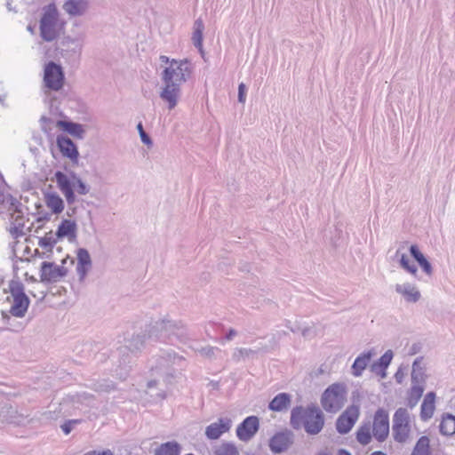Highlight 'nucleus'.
<instances>
[{
    "label": "nucleus",
    "mask_w": 455,
    "mask_h": 455,
    "mask_svg": "<svg viewBox=\"0 0 455 455\" xmlns=\"http://www.w3.org/2000/svg\"><path fill=\"white\" fill-rule=\"evenodd\" d=\"M162 64L168 65L161 74L162 85L159 97L167 104L168 109L176 108L181 98V85L187 82L192 73V65L187 60H170L165 55L159 58Z\"/></svg>",
    "instance_id": "f257e3e1"
},
{
    "label": "nucleus",
    "mask_w": 455,
    "mask_h": 455,
    "mask_svg": "<svg viewBox=\"0 0 455 455\" xmlns=\"http://www.w3.org/2000/svg\"><path fill=\"white\" fill-rule=\"evenodd\" d=\"M184 362V357L172 350H163L152 356L148 363L151 379L148 382V387L151 388L160 383H172L177 371L176 367H181Z\"/></svg>",
    "instance_id": "f03ea898"
},
{
    "label": "nucleus",
    "mask_w": 455,
    "mask_h": 455,
    "mask_svg": "<svg viewBox=\"0 0 455 455\" xmlns=\"http://www.w3.org/2000/svg\"><path fill=\"white\" fill-rule=\"evenodd\" d=\"M144 332L148 340H156L175 344L177 341L185 343L189 339V333L181 322L168 319L156 320L150 323Z\"/></svg>",
    "instance_id": "7ed1b4c3"
},
{
    "label": "nucleus",
    "mask_w": 455,
    "mask_h": 455,
    "mask_svg": "<svg viewBox=\"0 0 455 455\" xmlns=\"http://www.w3.org/2000/svg\"><path fill=\"white\" fill-rule=\"evenodd\" d=\"M66 22L60 18L55 4L52 3L43 7L39 20L40 37L48 43L60 37L65 28Z\"/></svg>",
    "instance_id": "20e7f679"
},
{
    "label": "nucleus",
    "mask_w": 455,
    "mask_h": 455,
    "mask_svg": "<svg viewBox=\"0 0 455 455\" xmlns=\"http://www.w3.org/2000/svg\"><path fill=\"white\" fill-rule=\"evenodd\" d=\"M323 416L318 408L296 407L291 411V424L296 429L304 427L307 433L310 435L318 434L323 427Z\"/></svg>",
    "instance_id": "39448f33"
},
{
    "label": "nucleus",
    "mask_w": 455,
    "mask_h": 455,
    "mask_svg": "<svg viewBox=\"0 0 455 455\" xmlns=\"http://www.w3.org/2000/svg\"><path fill=\"white\" fill-rule=\"evenodd\" d=\"M9 290L5 303H8L10 306V314L16 317H23L29 306V299L24 292L23 284L20 282L12 281L9 284Z\"/></svg>",
    "instance_id": "423d86ee"
},
{
    "label": "nucleus",
    "mask_w": 455,
    "mask_h": 455,
    "mask_svg": "<svg viewBox=\"0 0 455 455\" xmlns=\"http://www.w3.org/2000/svg\"><path fill=\"white\" fill-rule=\"evenodd\" d=\"M347 401V387L342 383H334L322 395L321 403L327 412L339 411Z\"/></svg>",
    "instance_id": "0eeeda50"
},
{
    "label": "nucleus",
    "mask_w": 455,
    "mask_h": 455,
    "mask_svg": "<svg viewBox=\"0 0 455 455\" xmlns=\"http://www.w3.org/2000/svg\"><path fill=\"white\" fill-rule=\"evenodd\" d=\"M85 34L80 32L75 36H65L57 48L60 56L67 61H72L78 59L82 53Z\"/></svg>",
    "instance_id": "6e6552de"
},
{
    "label": "nucleus",
    "mask_w": 455,
    "mask_h": 455,
    "mask_svg": "<svg viewBox=\"0 0 455 455\" xmlns=\"http://www.w3.org/2000/svg\"><path fill=\"white\" fill-rule=\"evenodd\" d=\"M393 436L397 443H406L411 440V424L410 414L405 408H399L393 417Z\"/></svg>",
    "instance_id": "1a4fd4ad"
},
{
    "label": "nucleus",
    "mask_w": 455,
    "mask_h": 455,
    "mask_svg": "<svg viewBox=\"0 0 455 455\" xmlns=\"http://www.w3.org/2000/svg\"><path fill=\"white\" fill-rule=\"evenodd\" d=\"M65 83V75L60 65L54 61L47 62L44 67L43 87L45 92L60 91Z\"/></svg>",
    "instance_id": "9d476101"
},
{
    "label": "nucleus",
    "mask_w": 455,
    "mask_h": 455,
    "mask_svg": "<svg viewBox=\"0 0 455 455\" xmlns=\"http://www.w3.org/2000/svg\"><path fill=\"white\" fill-rule=\"evenodd\" d=\"M371 429L374 438L379 442H383L387 439L389 434V417L385 410H377L373 417Z\"/></svg>",
    "instance_id": "9b49d317"
},
{
    "label": "nucleus",
    "mask_w": 455,
    "mask_h": 455,
    "mask_svg": "<svg viewBox=\"0 0 455 455\" xmlns=\"http://www.w3.org/2000/svg\"><path fill=\"white\" fill-rule=\"evenodd\" d=\"M68 269L63 266L52 262L44 261L40 267V277L42 282L56 283L66 276Z\"/></svg>",
    "instance_id": "f8f14e48"
},
{
    "label": "nucleus",
    "mask_w": 455,
    "mask_h": 455,
    "mask_svg": "<svg viewBox=\"0 0 455 455\" xmlns=\"http://www.w3.org/2000/svg\"><path fill=\"white\" fill-rule=\"evenodd\" d=\"M360 411L356 405H351L338 418L336 428L339 434L348 433L359 418Z\"/></svg>",
    "instance_id": "ddd939ff"
},
{
    "label": "nucleus",
    "mask_w": 455,
    "mask_h": 455,
    "mask_svg": "<svg viewBox=\"0 0 455 455\" xmlns=\"http://www.w3.org/2000/svg\"><path fill=\"white\" fill-rule=\"evenodd\" d=\"M259 421L256 416H249L238 425L236 436L243 442L250 441L258 432Z\"/></svg>",
    "instance_id": "4468645a"
},
{
    "label": "nucleus",
    "mask_w": 455,
    "mask_h": 455,
    "mask_svg": "<svg viewBox=\"0 0 455 455\" xmlns=\"http://www.w3.org/2000/svg\"><path fill=\"white\" fill-rule=\"evenodd\" d=\"M54 180L60 192L66 198L68 204H73L76 198L73 189V178L68 177L64 172L58 171L54 174Z\"/></svg>",
    "instance_id": "2eb2a0df"
},
{
    "label": "nucleus",
    "mask_w": 455,
    "mask_h": 455,
    "mask_svg": "<svg viewBox=\"0 0 455 455\" xmlns=\"http://www.w3.org/2000/svg\"><path fill=\"white\" fill-rule=\"evenodd\" d=\"M56 142L62 156L68 158L73 164L77 165L79 152L75 143L64 135H59Z\"/></svg>",
    "instance_id": "dca6fc26"
},
{
    "label": "nucleus",
    "mask_w": 455,
    "mask_h": 455,
    "mask_svg": "<svg viewBox=\"0 0 455 455\" xmlns=\"http://www.w3.org/2000/svg\"><path fill=\"white\" fill-rule=\"evenodd\" d=\"M293 443V434L284 431L275 434L269 442L270 450L274 453H281L286 451Z\"/></svg>",
    "instance_id": "f3484780"
},
{
    "label": "nucleus",
    "mask_w": 455,
    "mask_h": 455,
    "mask_svg": "<svg viewBox=\"0 0 455 455\" xmlns=\"http://www.w3.org/2000/svg\"><path fill=\"white\" fill-rule=\"evenodd\" d=\"M232 427L229 418H220L218 421L210 424L205 429V435L210 440L220 438L224 433L228 432Z\"/></svg>",
    "instance_id": "a211bd4d"
},
{
    "label": "nucleus",
    "mask_w": 455,
    "mask_h": 455,
    "mask_svg": "<svg viewBox=\"0 0 455 455\" xmlns=\"http://www.w3.org/2000/svg\"><path fill=\"white\" fill-rule=\"evenodd\" d=\"M89 6V0H66L62 9L70 17H81L88 12Z\"/></svg>",
    "instance_id": "6ab92c4d"
},
{
    "label": "nucleus",
    "mask_w": 455,
    "mask_h": 455,
    "mask_svg": "<svg viewBox=\"0 0 455 455\" xmlns=\"http://www.w3.org/2000/svg\"><path fill=\"white\" fill-rule=\"evenodd\" d=\"M25 416L19 413L11 404H0V423H12L20 425L24 423Z\"/></svg>",
    "instance_id": "aec40b11"
},
{
    "label": "nucleus",
    "mask_w": 455,
    "mask_h": 455,
    "mask_svg": "<svg viewBox=\"0 0 455 455\" xmlns=\"http://www.w3.org/2000/svg\"><path fill=\"white\" fill-rule=\"evenodd\" d=\"M395 291L400 294L405 301L409 303H416L420 298L421 294L417 286L411 283H397L395 285Z\"/></svg>",
    "instance_id": "412c9836"
},
{
    "label": "nucleus",
    "mask_w": 455,
    "mask_h": 455,
    "mask_svg": "<svg viewBox=\"0 0 455 455\" xmlns=\"http://www.w3.org/2000/svg\"><path fill=\"white\" fill-rule=\"evenodd\" d=\"M76 273L79 280L83 281L92 267V259L86 249L80 248L76 253Z\"/></svg>",
    "instance_id": "4be33fe9"
},
{
    "label": "nucleus",
    "mask_w": 455,
    "mask_h": 455,
    "mask_svg": "<svg viewBox=\"0 0 455 455\" xmlns=\"http://www.w3.org/2000/svg\"><path fill=\"white\" fill-rule=\"evenodd\" d=\"M373 355H375V352L373 350H369L359 355L351 367L353 376L361 377L363 371L366 369Z\"/></svg>",
    "instance_id": "5701e85b"
},
{
    "label": "nucleus",
    "mask_w": 455,
    "mask_h": 455,
    "mask_svg": "<svg viewBox=\"0 0 455 455\" xmlns=\"http://www.w3.org/2000/svg\"><path fill=\"white\" fill-rule=\"evenodd\" d=\"M44 198L45 205L53 214H60L63 212L64 201L56 192L44 193Z\"/></svg>",
    "instance_id": "b1692460"
},
{
    "label": "nucleus",
    "mask_w": 455,
    "mask_h": 455,
    "mask_svg": "<svg viewBox=\"0 0 455 455\" xmlns=\"http://www.w3.org/2000/svg\"><path fill=\"white\" fill-rule=\"evenodd\" d=\"M76 223L71 220H63L59 225L56 236L58 238L67 237L69 241L76 236Z\"/></svg>",
    "instance_id": "393cba45"
},
{
    "label": "nucleus",
    "mask_w": 455,
    "mask_h": 455,
    "mask_svg": "<svg viewBox=\"0 0 455 455\" xmlns=\"http://www.w3.org/2000/svg\"><path fill=\"white\" fill-rule=\"evenodd\" d=\"M435 394L434 392H429L425 395L420 408V417L423 420L433 417L435 409Z\"/></svg>",
    "instance_id": "a878e982"
},
{
    "label": "nucleus",
    "mask_w": 455,
    "mask_h": 455,
    "mask_svg": "<svg viewBox=\"0 0 455 455\" xmlns=\"http://www.w3.org/2000/svg\"><path fill=\"white\" fill-rule=\"evenodd\" d=\"M427 379L426 365L422 356L417 357L412 363L411 382L425 383Z\"/></svg>",
    "instance_id": "bb28decb"
},
{
    "label": "nucleus",
    "mask_w": 455,
    "mask_h": 455,
    "mask_svg": "<svg viewBox=\"0 0 455 455\" xmlns=\"http://www.w3.org/2000/svg\"><path fill=\"white\" fill-rule=\"evenodd\" d=\"M56 125L59 128L62 129L63 131L68 132L69 134L80 139L83 138V135L84 133V129L83 128V125L79 124L59 120Z\"/></svg>",
    "instance_id": "cd10ccee"
},
{
    "label": "nucleus",
    "mask_w": 455,
    "mask_h": 455,
    "mask_svg": "<svg viewBox=\"0 0 455 455\" xmlns=\"http://www.w3.org/2000/svg\"><path fill=\"white\" fill-rule=\"evenodd\" d=\"M410 252L411 256L415 259V260L419 263V265L421 267L423 271L427 275H431L433 273L432 266L425 258V256L421 253V251L419 250L418 246L415 244L411 245L410 247Z\"/></svg>",
    "instance_id": "c85d7f7f"
},
{
    "label": "nucleus",
    "mask_w": 455,
    "mask_h": 455,
    "mask_svg": "<svg viewBox=\"0 0 455 455\" xmlns=\"http://www.w3.org/2000/svg\"><path fill=\"white\" fill-rule=\"evenodd\" d=\"M291 398L286 393L278 394L269 403V409L274 411H282L290 405Z\"/></svg>",
    "instance_id": "c756f323"
},
{
    "label": "nucleus",
    "mask_w": 455,
    "mask_h": 455,
    "mask_svg": "<svg viewBox=\"0 0 455 455\" xmlns=\"http://www.w3.org/2000/svg\"><path fill=\"white\" fill-rule=\"evenodd\" d=\"M372 436L371 423L370 421L363 423L356 432V440L363 445L370 443Z\"/></svg>",
    "instance_id": "7c9ffc66"
},
{
    "label": "nucleus",
    "mask_w": 455,
    "mask_h": 455,
    "mask_svg": "<svg viewBox=\"0 0 455 455\" xmlns=\"http://www.w3.org/2000/svg\"><path fill=\"white\" fill-rule=\"evenodd\" d=\"M204 29V24L201 19H197L194 23V31L192 36V41L194 45L198 48L201 53H203V32Z\"/></svg>",
    "instance_id": "2f4dec72"
},
{
    "label": "nucleus",
    "mask_w": 455,
    "mask_h": 455,
    "mask_svg": "<svg viewBox=\"0 0 455 455\" xmlns=\"http://www.w3.org/2000/svg\"><path fill=\"white\" fill-rule=\"evenodd\" d=\"M181 447L177 442H167L156 450V455H180Z\"/></svg>",
    "instance_id": "473e14b6"
},
{
    "label": "nucleus",
    "mask_w": 455,
    "mask_h": 455,
    "mask_svg": "<svg viewBox=\"0 0 455 455\" xmlns=\"http://www.w3.org/2000/svg\"><path fill=\"white\" fill-rule=\"evenodd\" d=\"M147 340L148 339L144 331L141 333H138L132 336V338L128 340L127 347L132 353L140 351L145 347Z\"/></svg>",
    "instance_id": "72a5a7b5"
},
{
    "label": "nucleus",
    "mask_w": 455,
    "mask_h": 455,
    "mask_svg": "<svg viewBox=\"0 0 455 455\" xmlns=\"http://www.w3.org/2000/svg\"><path fill=\"white\" fill-rule=\"evenodd\" d=\"M440 432L444 435L455 434V416L448 414L443 418L440 423Z\"/></svg>",
    "instance_id": "f704fd0d"
},
{
    "label": "nucleus",
    "mask_w": 455,
    "mask_h": 455,
    "mask_svg": "<svg viewBox=\"0 0 455 455\" xmlns=\"http://www.w3.org/2000/svg\"><path fill=\"white\" fill-rule=\"evenodd\" d=\"M430 441L427 436H421L416 443L411 455H430Z\"/></svg>",
    "instance_id": "c9c22d12"
},
{
    "label": "nucleus",
    "mask_w": 455,
    "mask_h": 455,
    "mask_svg": "<svg viewBox=\"0 0 455 455\" xmlns=\"http://www.w3.org/2000/svg\"><path fill=\"white\" fill-rule=\"evenodd\" d=\"M395 255L400 258V266L404 270L416 276L418 273V268L416 265L410 260L409 257L404 253H400L399 249L396 251Z\"/></svg>",
    "instance_id": "e433bc0d"
},
{
    "label": "nucleus",
    "mask_w": 455,
    "mask_h": 455,
    "mask_svg": "<svg viewBox=\"0 0 455 455\" xmlns=\"http://www.w3.org/2000/svg\"><path fill=\"white\" fill-rule=\"evenodd\" d=\"M256 354V351L251 348L246 347H236L233 351L232 354V359L239 363L241 361L245 360L246 358H250L251 356L254 355Z\"/></svg>",
    "instance_id": "4c0bfd02"
},
{
    "label": "nucleus",
    "mask_w": 455,
    "mask_h": 455,
    "mask_svg": "<svg viewBox=\"0 0 455 455\" xmlns=\"http://www.w3.org/2000/svg\"><path fill=\"white\" fill-rule=\"evenodd\" d=\"M73 189L76 188L79 195H86L90 191V188L86 185L76 173L72 172Z\"/></svg>",
    "instance_id": "58836bf2"
},
{
    "label": "nucleus",
    "mask_w": 455,
    "mask_h": 455,
    "mask_svg": "<svg viewBox=\"0 0 455 455\" xmlns=\"http://www.w3.org/2000/svg\"><path fill=\"white\" fill-rule=\"evenodd\" d=\"M393 355L392 350L386 351L385 354L374 363V368L377 369L381 366L387 368L393 359Z\"/></svg>",
    "instance_id": "ea45409f"
},
{
    "label": "nucleus",
    "mask_w": 455,
    "mask_h": 455,
    "mask_svg": "<svg viewBox=\"0 0 455 455\" xmlns=\"http://www.w3.org/2000/svg\"><path fill=\"white\" fill-rule=\"evenodd\" d=\"M216 455H239V452L233 444L225 443L216 451Z\"/></svg>",
    "instance_id": "a19ab883"
},
{
    "label": "nucleus",
    "mask_w": 455,
    "mask_h": 455,
    "mask_svg": "<svg viewBox=\"0 0 455 455\" xmlns=\"http://www.w3.org/2000/svg\"><path fill=\"white\" fill-rule=\"evenodd\" d=\"M424 384L425 383H417V382H411V396L415 398L416 401H418L424 392Z\"/></svg>",
    "instance_id": "79ce46f5"
},
{
    "label": "nucleus",
    "mask_w": 455,
    "mask_h": 455,
    "mask_svg": "<svg viewBox=\"0 0 455 455\" xmlns=\"http://www.w3.org/2000/svg\"><path fill=\"white\" fill-rule=\"evenodd\" d=\"M198 353L206 358H214L216 352L220 351L218 347L206 346L197 350Z\"/></svg>",
    "instance_id": "37998d69"
},
{
    "label": "nucleus",
    "mask_w": 455,
    "mask_h": 455,
    "mask_svg": "<svg viewBox=\"0 0 455 455\" xmlns=\"http://www.w3.org/2000/svg\"><path fill=\"white\" fill-rule=\"evenodd\" d=\"M137 130L140 133L141 141L148 146H151L152 140H151L150 137L147 134V132L144 131V128H143V125L141 123L138 124Z\"/></svg>",
    "instance_id": "c03bdc74"
},
{
    "label": "nucleus",
    "mask_w": 455,
    "mask_h": 455,
    "mask_svg": "<svg viewBox=\"0 0 455 455\" xmlns=\"http://www.w3.org/2000/svg\"><path fill=\"white\" fill-rule=\"evenodd\" d=\"M302 336L307 339H312L316 336V330L314 325L306 326L301 330Z\"/></svg>",
    "instance_id": "a18cd8bd"
},
{
    "label": "nucleus",
    "mask_w": 455,
    "mask_h": 455,
    "mask_svg": "<svg viewBox=\"0 0 455 455\" xmlns=\"http://www.w3.org/2000/svg\"><path fill=\"white\" fill-rule=\"evenodd\" d=\"M81 422L80 419H70L66 421L63 425H61V429L65 435H68L74 427Z\"/></svg>",
    "instance_id": "49530a36"
},
{
    "label": "nucleus",
    "mask_w": 455,
    "mask_h": 455,
    "mask_svg": "<svg viewBox=\"0 0 455 455\" xmlns=\"http://www.w3.org/2000/svg\"><path fill=\"white\" fill-rule=\"evenodd\" d=\"M114 388L112 382L105 381L103 384L95 385L94 389L99 392H109Z\"/></svg>",
    "instance_id": "de8ad7c7"
},
{
    "label": "nucleus",
    "mask_w": 455,
    "mask_h": 455,
    "mask_svg": "<svg viewBox=\"0 0 455 455\" xmlns=\"http://www.w3.org/2000/svg\"><path fill=\"white\" fill-rule=\"evenodd\" d=\"M246 100V87L245 84L241 83L238 86V101L244 103Z\"/></svg>",
    "instance_id": "09e8293b"
},
{
    "label": "nucleus",
    "mask_w": 455,
    "mask_h": 455,
    "mask_svg": "<svg viewBox=\"0 0 455 455\" xmlns=\"http://www.w3.org/2000/svg\"><path fill=\"white\" fill-rule=\"evenodd\" d=\"M387 368L384 367V366H381V367H378L377 369L374 368V363L371 364V371L377 374V375H379L381 379H385L387 377V371H386Z\"/></svg>",
    "instance_id": "8fccbe9b"
},
{
    "label": "nucleus",
    "mask_w": 455,
    "mask_h": 455,
    "mask_svg": "<svg viewBox=\"0 0 455 455\" xmlns=\"http://www.w3.org/2000/svg\"><path fill=\"white\" fill-rule=\"evenodd\" d=\"M40 122L42 130L44 132H48L49 131H51V127L49 125V124L51 123V119L49 117L43 116L40 119Z\"/></svg>",
    "instance_id": "3c124183"
},
{
    "label": "nucleus",
    "mask_w": 455,
    "mask_h": 455,
    "mask_svg": "<svg viewBox=\"0 0 455 455\" xmlns=\"http://www.w3.org/2000/svg\"><path fill=\"white\" fill-rule=\"evenodd\" d=\"M10 232L14 237H19L24 235L22 228L20 227H13L10 229Z\"/></svg>",
    "instance_id": "603ef678"
},
{
    "label": "nucleus",
    "mask_w": 455,
    "mask_h": 455,
    "mask_svg": "<svg viewBox=\"0 0 455 455\" xmlns=\"http://www.w3.org/2000/svg\"><path fill=\"white\" fill-rule=\"evenodd\" d=\"M84 455H114L110 450H105L102 451H92L84 453Z\"/></svg>",
    "instance_id": "864d4df0"
},
{
    "label": "nucleus",
    "mask_w": 455,
    "mask_h": 455,
    "mask_svg": "<svg viewBox=\"0 0 455 455\" xmlns=\"http://www.w3.org/2000/svg\"><path fill=\"white\" fill-rule=\"evenodd\" d=\"M395 377L397 383L400 384L403 382V379L404 378V372L402 371V369H398V371L395 374Z\"/></svg>",
    "instance_id": "5fc2aeb1"
},
{
    "label": "nucleus",
    "mask_w": 455,
    "mask_h": 455,
    "mask_svg": "<svg viewBox=\"0 0 455 455\" xmlns=\"http://www.w3.org/2000/svg\"><path fill=\"white\" fill-rule=\"evenodd\" d=\"M237 335V331L235 329H230L226 335V339L230 341Z\"/></svg>",
    "instance_id": "6e6d98bb"
},
{
    "label": "nucleus",
    "mask_w": 455,
    "mask_h": 455,
    "mask_svg": "<svg viewBox=\"0 0 455 455\" xmlns=\"http://www.w3.org/2000/svg\"><path fill=\"white\" fill-rule=\"evenodd\" d=\"M56 243V241H55V240H53V241L52 242V241H51V238H49V239H48V238L44 237V238L41 241L40 244H41L42 246H47V245H51L52 243Z\"/></svg>",
    "instance_id": "4d7b16f0"
},
{
    "label": "nucleus",
    "mask_w": 455,
    "mask_h": 455,
    "mask_svg": "<svg viewBox=\"0 0 455 455\" xmlns=\"http://www.w3.org/2000/svg\"><path fill=\"white\" fill-rule=\"evenodd\" d=\"M8 196L4 194V192L2 189V187L0 186V204H4L6 202Z\"/></svg>",
    "instance_id": "13d9d810"
},
{
    "label": "nucleus",
    "mask_w": 455,
    "mask_h": 455,
    "mask_svg": "<svg viewBox=\"0 0 455 455\" xmlns=\"http://www.w3.org/2000/svg\"><path fill=\"white\" fill-rule=\"evenodd\" d=\"M80 398L83 402H85V401L89 402L92 398V396L91 395H87V394L84 393L80 395Z\"/></svg>",
    "instance_id": "bf43d9fd"
},
{
    "label": "nucleus",
    "mask_w": 455,
    "mask_h": 455,
    "mask_svg": "<svg viewBox=\"0 0 455 455\" xmlns=\"http://www.w3.org/2000/svg\"><path fill=\"white\" fill-rule=\"evenodd\" d=\"M339 455H351L348 451H345V450H340L339 451Z\"/></svg>",
    "instance_id": "052dcab7"
},
{
    "label": "nucleus",
    "mask_w": 455,
    "mask_h": 455,
    "mask_svg": "<svg viewBox=\"0 0 455 455\" xmlns=\"http://www.w3.org/2000/svg\"><path fill=\"white\" fill-rule=\"evenodd\" d=\"M371 455H387V454L382 451H374Z\"/></svg>",
    "instance_id": "680f3d73"
},
{
    "label": "nucleus",
    "mask_w": 455,
    "mask_h": 455,
    "mask_svg": "<svg viewBox=\"0 0 455 455\" xmlns=\"http://www.w3.org/2000/svg\"><path fill=\"white\" fill-rule=\"evenodd\" d=\"M68 259H69L68 257H67L66 259H64L62 260V264H65Z\"/></svg>",
    "instance_id": "e2e57ef3"
},
{
    "label": "nucleus",
    "mask_w": 455,
    "mask_h": 455,
    "mask_svg": "<svg viewBox=\"0 0 455 455\" xmlns=\"http://www.w3.org/2000/svg\"><path fill=\"white\" fill-rule=\"evenodd\" d=\"M28 29L32 32V28L31 27H28Z\"/></svg>",
    "instance_id": "0e129e2a"
},
{
    "label": "nucleus",
    "mask_w": 455,
    "mask_h": 455,
    "mask_svg": "<svg viewBox=\"0 0 455 455\" xmlns=\"http://www.w3.org/2000/svg\"><path fill=\"white\" fill-rule=\"evenodd\" d=\"M291 331L292 332H295V331H296V330H295V329H293V328H291Z\"/></svg>",
    "instance_id": "69168bd1"
},
{
    "label": "nucleus",
    "mask_w": 455,
    "mask_h": 455,
    "mask_svg": "<svg viewBox=\"0 0 455 455\" xmlns=\"http://www.w3.org/2000/svg\"><path fill=\"white\" fill-rule=\"evenodd\" d=\"M186 455H194V454L189 453V454H186Z\"/></svg>",
    "instance_id": "338daca9"
}]
</instances>
